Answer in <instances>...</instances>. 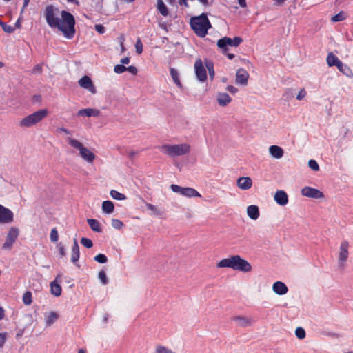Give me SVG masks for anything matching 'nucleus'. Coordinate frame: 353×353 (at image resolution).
Returning a JSON list of instances; mask_svg holds the SVG:
<instances>
[{
    "instance_id": "6e6d98bb",
    "label": "nucleus",
    "mask_w": 353,
    "mask_h": 353,
    "mask_svg": "<svg viewBox=\"0 0 353 353\" xmlns=\"http://www.w3.org/2000/svg\"><path fill=\"white\" fill-rule=\"evenodd\" d=\"M305 96L306 91L305 90V89H301L296 96V99L299 101L303 100L305 97Z\"/></svg>"
},
{
    "instance_id": "c756f323",
    "label": "nucleus",
    "mask_w": 353,
    "mask_h": 353,
    "mask_svg": "<svg viewBox=\"0 0 353 353\" xmlns=\"http://www.w3.org/2000/svg\"><path fill=\"white\" fill-rule=\"evenodd\" d=\"M148 210L152 212L151 215L161 217L163 215V211L159 208L157 206L147 203L145 204Z\"/></svg>"
},
{
    "instance_id": "774afa93",
    "label": "nucleus",
    "mask_w": 353,
    "mask_h": 353,
    "mask_svg": "<svg viewBox=\"0 0 353 353\" xmlns=\"http://www.w3.org/2000/svg\"><path fill=\"white\" fill-rule=\"evenodd\" d=\"M78 353H85V351L83 349H80L78 352Z\"/></svg>"
},
{
    "instance_id": "5fc2aeb1",
    "label": "nucleus",
    "mask_w": 353,
    "mask_h": 353,
    "mask_svg": "<svg viewBox=\"0 0 353 353\" xmlns=\"http://www.w3.org/2000/svg\"><path fill=\"white\" fill-rule=\"evenodd\" d=\"M124 41H125V38L123 36H121L119 37V43H120V47H121V54L124 53L126 50L125 46H124Z\"/></svg>"
},
{
    "instance_id": "338daca9",
    "label": "nucleus",
    "mask_w": 353,
    "mask_h": 353,
    "mask_svg": "<svg viewBox=\"0 0 353 353\" xmlns=\"http://www.w3.org/2000/svg\"><path fill=\"white\" fill-rule=\"evenodd\" d=\"M28 3V1H24V4H23V6L22 8V11L27 7Z\"/></svg>"
},
{
    "instance_id": "423d86ee",
    "label": "nucleus",
    "mask_w": 353,
    "mask_h": 353,
    "mask_svg": "<svg viewBox=\"0 0 353 353\" xmlns=\"http://www.w3.org/2000/svg\"><path fill=\"white\" fill-rule=\"evenodd\" d=\"M48 114L46 109L39 110L25 117L19 121L21 128H30L41 121Z\"/></svg>"
},
{
    "instance_id": "7ed1b4c3",
    "label": "nucleus",
    "mask_w": 353,
    "mask_h": 353,
    "mask_svg": "<svg viewBox=\"0 0 353 353\" xmlns=\"http://www.w3.org/2000/svg\"><path fill=\"white\" fill-rule=\"evenodd\" d=\"M68 145L74 150L79 152V157L85 162L92 164L96 159V155L92 152L90 149L83 145V144L79 140L72 137H68L66 139Z\"/></svg>"
},
{
    "instance_id": "9d476101",
    "label": "nucleus",
    "mask_w": 353,
    "mask_h": 353,
    "mask_svg": "<svg viewBox=\"0 0 353 353\" xmlns=\"http://www.w3.org/2000/svg\"><path fill=\"white\" fill-rule=\"evenodd\" d=\"M195 74L200 81H204L207 78L206 68L201 59H198L194 63Z\"/></svg>"
},
{
    "instance_id": "bf43d9fd",
    "label": "nucleus",
    "mask_w": 353,
    "mask_h": 353,
    "mask_svg": "<svg viewBox=\"0 0 353 353\" xmlns=\"http://www.w3.org/2000/svg\"><path fill=\"white\" fill-rule=\"evenodd\" d=\"M226 90L232 94H235L238 91V89L232 85H228Z\"/></svg>"
},
{
    "instance_id": "c9c22d12",
    "label": "nucleus",
    "mask_w": 353,
    "mask_h": 353,
    "mask_svg": "<svg viewBox=\"0 0 353 353\" xmlns=\"http://www.w3.org/2000/svg\"><path fill=\"white\" fill-rule=\"evenodd\" d=\"M23 302L26 305H30L32 302V293L30 291L26 292L23 295Z\"/></svg>"
},
{
    "instance_id": "4be33fe9",
    "label": "nucleus",
    "mask_w": 353,
    "mask_h": 353,
    "mask_svg": "<svg viewBox=\"0 0 353 353\" xmlns=\"http://www.w3.org/2000/svg\"><path fill=\"white\" fill-rule=\"evenodd\" d=\"M246 212L248 216L252 220L258 219L260 216L259 208L256 205H250L248 206Z\"/></svg>"
},
{
    "instance_id": "39448f33",
    "label": "nucleus",
    "mask_w": 353,
    "mask_h": 353,
    "mask_svg": "<svg viewBox=\"0 0 353 353\" xmlns=\"http://www.w3.org/2000/svg\"><path fill=\"white\" fill-rule=\"evenodd\" d=\"M159 150L163 154L171 158H174L188 154L190 152V146L187 143L164 144L159 147Z\"/></svg>"
},
{
    "instance_id": "0e129e2a",
    "label": "nucleus",
    "mask_w": 353,
    "mask_h": 353,
    "mask_svg": "<svg viewBox=\"0 0 353 353\" xmlns=\"http://www.w3.org/2000/svg\"><path fill=\"white\" fill-rule=\"evenodd\" d=\"M61 130L62 132H65V134H70V132H69L67 129H65V128H61Z\"/></svg>"
},
{
    "instance_id": "052dcab7",
    "label": "nucleus",
    "mask_w": 353,
    "mask_h": 353,
    "mask_svg": "<svg viewBox=\"0 0 353 353\" xmlns=\"http://www.w3.org/2000/svg\"><path fill=\"white\" fill-rule=\"evenodd\" d=\"M42 66L41 65H37L32 70L33 73L39 74L41 72Z\"/></svg>"
},
{
    "instance_id": "412c9836",
    "label": "nucleus",
    "mask_w": 353,
    "mask_h": 353,
    "mask_svg": "<svg viewBox=\"0 0 353 353\" xmlns=\"http://www.w3.org/2000/svg\"><path fill=\"white\" fill-rule=\"evenodd\" d=\"M78 116L87 117H98L100 115V111L94 108H85L79 110Z\"/></svg>"
},
{
    "instance_id": "473e14b6",
    "label": "nucleus",
    "mask_w": 353,
    "mask_h": 353,
    "mask_svg": "<svg viewBox=\"0 0 353 353\" xmlns=\"http://www.w3.org/2000/svg\"><path fill=\"white\" fill-rule=\"evenodd\" d=\"M110 194L112 196V198H113L115 200L123 201L126 199V196L123 194L120 193L119 192L115 190H112L110 192Z\"/></svg>"
},
{
    "instance_id": "5701e85b",
    "label": "nucleus",
    "mask_w": 353,
    "mask_h": 353,
    "mask_svg": "<svg viewBox=\"0 0 353 353\" xmlns=\"http://www.w3.org/2000/svg\"><path fill=\"white\" fill-rule=\"evenodd\" d=\"M268 150L270 155L277 159H281L284 154L283 148L278 145H271Z\"/></svg>"
},
{
    "instance_id": "49530a36",
    "label": "nucleus",
    "mask_w": 353,
    "mask_h": 353,
    "mask_svg": "<svg viewBox=\"0 0 353 353\" xmlns=\"http://www.w3.org/2000/svg\"><path fill=\"white\" fill-rule=\"evenodd\" d=\"M123 223L119 219H113L112 220V226L114 228L119 230L123 227Z\"/></svg>"
},
{
    "instance_id": "6e6552de",
    "label": "nucleus",
    "mask_w": 353,
    "mask_h": 353,
    "mask_svg": "<svg viewBox=\"0 0 353 353\" xmlns=\"http://www.w3.org/2000/svg\"><path fill=\"white\" fill-rule=\"evenodd\" d=\"M349 248L350 243L347 241L344 240L341 242L339 248V254H338V263L339 265L341 268L345 267L346 262L349 257Z\"/></svg>"
},
{
    "instance_id": "b1692460",
    "label": "nucleus",
    "mask_w": 353,
    "mask_h": 353,
    "mask_svg": "<svg viewBox=\"0 0 353 353\" xmlns=\"http://www.w3.org/2000/svg\"><path fill=\"white\" fill-rule=\"evenodd\" d=\"M233 320L240 327H245L252 325V320L245 316H237L234 317Z\"/></svg>"
},
{
    "instance_id": "ea45409f",
    "label": "nucleus",
    "mask_w": 353,
    "mask_h": 353,
    "mask_svg": "<svg viewBox=\"0 0 353 353\" xmlns=\"http://www.w3.org/2000/svg\"><path fill=\"white\" fill-rule=\"evenodd\" d=\"M94 261L99 263H105L108 261V258L103 254H99L94 258Z\"/></svg>"
},
{
    "instance_id": "3c124183",
    "label": "nucleus",
    "mask_w": 353,
    "mask_h": 353,
    "mask_svg": "<svg viewBox=\"0 0 353 353\" xmlns=\"http://www.w3.org/2000/svg\"><path fill=\"white\" fill-rule=\"evenodd\" d=\"M232 3L230 6H232L234 8H238L239 6L244 8L246 6V1H230Z\"/></svg>"
},
{
    "instance_id": "f8f14e48",
    "label": "nucleus",
    "mask_w": 353,
    "mask_h": 353,
    "mask_svg": "<svg viewBox=\"0 0 353 353\" xmlns=\"http://www.w3.org/2000/svg\"><path fill=\"white\" fill-rule=\"evenodd\" d=\"M78 83L80 87L88 90L92 94H95L97 92L96 88L94 85L92 79L88 76H83L79 80Z\"/></svg>"
},
{
    "instance_id": "2eb2a0df",
    "label": "nucleus",
    "mask_w": 353,
    "mask_h": 353,
    "mask_svg": "<svg viewBox=\"0 0 353 353\" xmlns=\"http://www.w3.org/2000/svg\"><path fill=\"white\" fill-rule=\"evenodd\" d=\"M274 201L281 206H285L288 203V196L284 190H277L274 196Z\"/></svg>"
},
{
    "instance_id": "58836bf2",
    "label": "nucleus",
    "mask_w": 353,
    "mask_h": 353,
    "mask_svg": "<svg viewBox=\"0 0 353 353\" xmlns=\"http://www.w3.org/2000/svg\"><path fill=\"white\" fill-rule=\"evenodd\" d=\"M98 278L100 280L101 283L104 285L108 283V280L106 274H105V271H103V270H101L99 272Z\"/></svg>"
},
{
    "instance_id": "7c9ffc66",
    "label": "nucleus",
    "mask_w": 353,
    "mask_h": 353,
    "mask_svg": "<svg viewBox=\"0 0 353 353\" xmlns=\"http://www.w3.org/2000/svg\"><path fill=\"white\" fill-rule=\"evenodd\" d=\"M87 222L89 225V226L90 227V228L93 231L97 232H101V224L97 220L94 219H88L87 220Z\"/></svg>"
},
{
    "instance_id": "0eeeda50",
    "label": "nucleus",
    "mask_w": 353,
    "mask_h": 353,
    "mask_svg": "<svg viewBox=\"0 0 353 353\" xmlns=\"http://www.w3.org/2000/svg\"><path fill=\"white\" fill-rule=\"evenodd\" d=\"M242 41L243 39L239 37H236L234 39L225 37L218 40L217 46L223 53H225L228 50V46L237 47Z\"/></svg>"
},
{
    "instance_id": "79ce46f5",
    "label": "nucleus",
    "mask_w": 353,
    "mask_h": 353,
    "mask_svg": "<svg viewBox=\"0 0 353 353\" xmlns=\"http://www.w3.org/2000/svg\"><path fill=\"white\" fill-rule=\"evenodd\" d=\"M170 189L175 193H177L180 195L182 196V194H183V191L184 190V188L183 187H181L178 185H175V184H172L170 185Z\"/></svg>"
},
{
    "instance_id": "ddd939ff",
    "label": "nucleus",
    "mask_w": 353,
    "mask_h": 353,
    "mask_svg": "<svg viewBox=\"0 0 353 353\" xmlns=\"http://www.w3.org/2000/svg\"><path fill=\"white\" fill-rule=\"evenodd\" d=\"M13 221V213L8 208L0 205V223H10Z\"/></svg>"
},
{
    "instance_id": "aec40b11",
    "label": "nucleus",
    "mask_w": 353,
    "mask_h": 353,
    "mask_svg": "<svg viewBox=\"0 0 353 353\" xmlns=\"http://www.w3.org/2000/svg\"><path fill=\"white\" fill-rule=\"evenodd\" d=\"M59 316L56 312H49L44 314V322L46 327L53 325L59 319Z\"/></svg>"
},
{
    "instance_id": "2f4dec72",
    "label": "nucleus",
    "mask_w": 353,
    "mask_h": 353,
    "mask_svg": "<svg viewBox=\"0 0 353 353\" xmlns=\"http://www.w3.org/2000/svg\"><path fill=\"white\" fill-rule=\"evenodd\" d=\"M157 8L163 16L167 17L169 15V9L163 1H158Z\"/></svg>"
},
{
    "instance_id": "c03bdc74",
    "label": "nucleus",
    "mask_w": 353,
    "mask_h": 353,
    "mask_svg": "<svg viewBox=\"0 0 353 353\" xmlns=\"http://www.w3.org/2000/svg\"><path fill=\"white\" fill-rule=\"evenodd\" d=\"M50 238L51 241L57 242L59 239V234L56 228H53L51 230Z\"/></svg>"
},
{
    "instance_id": "393cba45",
    "label": "nucleus",
    "mask_w": 353,
    "mask_h": 353,
    "mask_svg": "<svg viewBox=\"0 0 353 353\" xmlns=\"http://www.w3.org/2000/svg\"><path fill=\"white\" fill-rule=\"evenodd\" d=\"M79 247L78 245L77 240L76 239H74L73 245L72 247V252H71V261L72 263H76L78 261L79 259Z\"/></svg>"
},
{
    "instance_id": "a878e982",
    "label": "nucleus",
    "mask_w": 353,
    "mask_h": 353,
    "mask_svg": "<svg viewBox=\"0 0 353 353\" xmlns=\"http://www.w3.org/2000/svg\"><path fill=\"white\" fill-rule=\"evenodd\" d=\"M338 70L349 78L353 77V72L350 68L342 61L337 65Z\"/></svg>"
},
{
    "instance_id": "13d9d810",
    "label": "nucleus",
    "mask_w": 353,
    "mask_h": 353,
    "mask_svg": "<svg viewBox=\"0 0 353 353\" xmlns=\"http://www.w3.org/2000/svg\"><path fill=\"white\" fill-rule=\"evenodd\" d=\"M126 71H128L132 74H136L137 73V69L135 66L130 65L127 67Z\"/></svg>"
},
{
    "instance_id": "cd10ccee",
    "label": "nucleus",
    "mask_w": 353,
    "mask_h": 353,
    "mask_svg": "<svg viewBox=\"0 0 353 353\" xmlns=\"http://www.w3.org/2000/svg\"><path fill=\"white\" fill-rule=\"evenodd\" d=\"M182 196L188 198L195 196L201 197V194L195 189L189 187L184 188Z\"/></svg>"
},
{
    "instance_id": "680f3d73",
    "label": "nucleus",
    "mask_w": 353,
    "mask_h": 353,
    "mask_svg": "<svg viewBox=\"0 0 353 353\" xmlns=\"http://www.w3.org/2000/svg\"><path fill=\"white\" fill-rule=\"evenodd\" d=\"M120 62L122 65L128 64L130 63V58L129 57L122 58L121 59Z\"/></svg>"
},
{
    "instance_id": "603ef678",
    "label": "nucleus",
    "mask_w": 353,
    "mask_h": 353,
    "mask_svg": "<svg viewBox=\"0 0 353 353\" xmlns=\"http://www.w3.org/2000/svg\"><path fill=\"white\" fill-rule=\"evenodd\" d=\"M57 248L58 249L59 254L61 256H65L66 254V252H65V249L64 246L61 243H59L57 245Z\"/></svg>"
},
{
    "instance_id": "72a5a7b5",
    "label": "nucleus",
    "mask_w": 353,
    "mask_h": 353,
    "mask_svg": "<svg viewBox=\"0 0 353 353\" xmlns=\"http://www.w3.org/2000/svg\"><path fill=\"white\" fill-rule=\"evenodd\" d=\"M170 75H171L172 79L174 81V82L179 87H181V83L180 80H179V74H178L177 70H175L174 68H171L170 69Z\"/></svg>"
},
{
    "instance_id": "1a4fd4ad",
    "label": "nucleus",
    "mask_w": 353,
    "mask_h": 353,
    "mask_svg": "<svg viewBox=\"0 0 353 353\" xmlns=\"http://www.w3.org/2000/svg\"><path fill=\"white\" fill-rule=\"evenodd\" d=\"M19 234V230L16 227H12L6 236V241L3 243L2 248L4 250H10L13 246V244L17 239Z\"/></svg>"
},
{
    "instance_id": "69168bd1",
    "label": "nucleus",
    "mask_w": 353,
    "mask_h": 353,
    "mask_svg": "<svg viewBox=\"0 0 353 353\" xmlns=\"http://www.w3.org/2000/svg\"><path fill=\"white\" fill-rule=\"evenodd\" d=\"M227 56L229 59H232L234 57V55L233 54H228Z\"/></svg>"
},
{
    "instance_id": "37998d69",
    "label": "nucleus",
    "mask_w": 353,
    "mask_h": 353,
    "mask_svg": "<svg viewBox=\"0 0 353 353\" xmlns=\"http://www.w3.org/2000/svg\"><path fill=\"white\" fill-rule=\"evenodd\" d=\"M81 243L87 248H90L93 245L92 241L90 239L85 237L81 238Z\"/></svg>"
},
{
    "instance_id": "f03ea898",
    "label": "nucleus",
    "mask_w": 353,
    "mask_h": 353,
    "mask_svg": "<svg viewBox=\"0 0 353 353\" xmlns=\"http://www.w3.org/2000/svg\"><path fill=\"white\" fill-rule=\"evenodd\" d=\"M218 268H229L242 272H249L252 270L251 264L239 255H234L223 259L217 263Z\"/></svg>"
},
{
    "instance_id": "a211bd4d",
    "label": "nucleus",
    "mask_w": 353,
    "mask_h": 353,
    "mask_svg": "<svg viewBox=\"0 0 353 353\" xmlns=\"http://www.w3.org/2000/svg\"><path fill=\"white\" fill-rule=\"evenodd\" d=\"M61 281V276L59 274L56 279L50 283L51 293L55 296H59L61 294V287L59 283Z\"/></svg>"
},
{
    "instance_id": "864d4df0",
    "label": "nucleus",
    "mask_w": 353,
    "mask_h": 353,
    "mask_svg": "<svg viewBox=\"0 0 353 353\" xmlns=\"http://www.w3.org/2000/svg\"><path fill=\"white\" fill-rule=\"evenodd\" d=\"M0 25L1 26V27L3 29V30L6 32L11 33V32H12L14 30V28H12L10 26H8V25L5 24L4 23H0Z\"/></svg>"
},
{
    "instance_id": "4d7b16f0",
    "label": "nucleus",
    "mask_w": 353,
    "mask_h": 353,
    "mask_svg": "<svg viewBox=\"0 0 353 353\" xmlns=\"http://www.w3.org/2000/svg\"><path fill=\"white\" fill-rule=\"evenodd\" d=\"M95 30L99 34H103L105 32L104 27L101 24H97L94 26Z\"/></svg>"
},
{
    "instance_id": "a19ab883",
    "label": "nucleus",
    "mask_w": 353,
    "mask_h": 353,
    "mask_svg": "<svg viewBox=\"0 0 353 353\" xmlns=\"http://www.w3.org/2000/svg\"><path fill=\"white\" fill-rule=\"evenodd\" d=\"M296 336L299 339H303L305 337V330L302 327H297L295 330Z\"/></svg>"
},
{
    "instance_id": "c85d7f7f",
    "label": "nucleus",
    "mask_w": 353,
    "mask_h": 353,
    "mask_svg": "<svg viewBox=\"0 0 353 353\" xmlns=\"http://www.w3.org/2000/svg\"><path fill=\"white\" fill-rule=\"evenodd\" d=\"M327 63L330 67L336 66L341 62V61L335 56L333 53H329L327 59Z\"/></svg>"
},
{
    "instance_id": "8fccbe9b",
    "label": "nucleus",
    "mask_w": 353,
    "mask_h": 353,
    "mask_svg": "<svg viewBox=\"0 0 353 353\" xmlns=\"http://www.w3.org/2000/svg\"><path fill=\"white\" fill-rule=\"evenodd\" d=\"M7 339H8V333L7 332L0 333V348L3 347Z\"/></svg>"
},
{
    "instance_id": "9b49d317",
    "label": "nucleus",
    "mask_w": 353,
    "mask_h": 353,
    "mask_svg": "<svg viewBox=\"0 0 353 353\" xmlns=\"http://www.w3.org/2000/svg\"><path fill=\"white\" fill-rule=\"evenodd\" d=\"M301 194L304 196L312 198V199H322L324 197V194L320 190L306 186L301 190Z\"/></svg>"
},
{
    "instance_id": "4c0bfd02",
    "label": "nucleus",
    "mask_w": 353,
    "mask_h": 353,
    "mask_svg": "<svg viewBox=\"0 0 353 353\" xmlns=\"http://www.w3.org/2000/svg\"><path fill=\"white\" fill-rule=\"evenodd\" d=\"M155 350L157 353H176L172 350L161 345L156 346Z\"/></svg>"
},
{
    "instance_id": "f257e3e1",
    "label": "nucleus",
    "mask_w": 353,
    "mask_h": 353,
    "mask_svg": "<svg viewBox=\"0 0 353 353\" xmlns=\"http://www.w3.org/2000/svg\"><path fill=\"white\" fill-rule=\"evenodd\" d=\"M44 17L51 28H57L68 39L74 37L75 19L71 13L60 10L53 6H48L44 10Z\"/></svg>"
},
{
    "instance_id": "de8ad7c7",
    "label": "nucleus",
    "mask_w": 353,
    "mask_h": 353,
    "mask_svg": "<svg viewBox=\"0 0 353 353\" xmlns=\"http://www.w3.org/2000/svg\"><path fill=\"white\" fill-rule=\"evenodd\" d=\"M136 52L139 54L143 52V43L140 39H138L135 43Z\"/></svg>"
},
{
    "instance_id": "dca6fc26",
    "label": "nucleus",
    "mask_w": 353,
    "mask_h": 353,
    "mask_svg": "<svg viewBox=\"0 0 353 353\" xmlns=\"http://www.w3.org/2000/svg\"><path fill=\"white\" fill-rule=\"evenodd\" d=\"M272 291L277 295L283 296L288 292V288L283 282L276 281L272 285Z\"/></svg>"
},
{
    "instance_id": "e2e57ef3",
    "label": "nucleus",
    "mask_w": 353,
    "mask_h": 353,
    "mask_svg": "<svg viewBox=\"0 0 353 353\" xmlns=\"http://www.w3.org/2000/svg\"><path fill=\"white\" fill-rule=\"evenodd\" d=\"M5 317V310L0 306V320H2Z\"/></svg>"
},
{
    "instance_id": "20e7f679",
    "label": "nucleus",
    "mask_w": 353,
    "mask_h": 353,
    "mask_svg": "<svg viewBox=\"0 0 353 353\" xmlns=\"http://www.w3.org/2000/svg\"><path fill=\"white\" fill-rule=\"evenodd\" d=\"M190 25L194 32L200 37H204L208 30L211 28V24L205 14L192 17L190 20Z\"/></svg>"
},
{
    "instance_id": "09e8293b",
    "label": "nucleus",
    "mask_w": 353,
    "mask_h": 353,
    "mask_svg": "<svg viewBox=\"0 0 353 353\" xmlns=\"http://www.w3.org/2000/svg\"><path fill=\"white\" fill-rule=\"evenodd\" d=\"M308 166L314 171H317L319 170V166L317 162L315 160L311 159L308 162Z\"/></svg>"
},
{
    "instance_id": "e433bc0d",
    "label": "nucleus",
    "mask_w": 353,
    "mask_h": 353,
    "mask_svg": "<svg viewBox=\"0 0 353 353\" xmlns=\"http://www.w3.org/2000/svg\"><path fill=\"white\" fill-rule=\"evenodd\" d=\"M346 17H347L346 13L341 11L339 13H338L337 14L333 16L332 17L331 20L333 22H339V21H343L344 19H345Z\"/></svg>"
},
{
    "instance_id": "6ab92c4d",
    "label": "nucleus",
    "mask_w": 353,
    "mask_h": 353,
    "mask_svg": "<svg viewBox=\"0 0 353 353\" xmlns=\"http://www.w3.org/2000/svg\"><path fill=\"white\" fill-rule=\"evenodd\" d=\"M216 101L221 107H225L232 101V98L225 92H218L216 94Z\"/></svg>"
},
{
    "instance_id": "f3484780",
    "label": "nucleus",
    "mask_w": 353,
    "mask_h": 353,
    "mask_svg": "<svg viewBox=\"0 0 353 353\" xmlns=\"http://www.w3.org/2000/svg\"><path fill=\"white\" fill-rule=\"evenodd\" d=\"M249 78L248 72L243 69H239L236 74V83L241 85H246Z\"/></svg>"
},
{
    "instance_id": "4468645a",
    "label": "nucleus",
    "mask_w": 353,
    "mask_h": 353,
    "mask_svg": "<svg viewBox=\"0 0 353 353\" xmlns=\"http://www.w3.org/2000/svg\"><path fill=\"white\" fill-rule=\"evenodd\" d=\"M236 185L241 190H248L252 186V180L249 176L239 177L236 181Z\"/></svg>"
},
{
    "instance_id": "bb28decb",
    "label": "nucleus",
    "mask_w": 353,
    "mask_h": 353,
    "mask_svg": "<svg viewBox=\"0 0 353 353\" xmlns=\"http://www.w3.org/2000/svg\"><path fill=\"white\" fill-rule=\"evenodd\" d=\"M102 211L105 214H112L114 210V203L110 201H105L102 203Z\"/></svg>"
},
{
    "instance_id": "a18cd8bd",
    "label": "nucleus",
    "mask_w": 353,
    "mask_h": 353,
    "mask_svg": "<svg viewBox=\"0 0 353 353\" xmlns=\"http://www.w3.org/2000/svg\"><path fill=\"white\" fill-rule=\"evenodd\" d=\"M127 67L122 64L116 65L114 68V71L117 74H121L126 71Z\"/></svg>"
},
{
    "instance_id": "f704fd0d",
    "label": "nucleus",
    "mask_w": 353,
    "mask_h": 353,
    "mask_svg": "<svg viewBox=\"0 0 353 353\" xmlns=\"http://www.w3.org/2000/svg\"><path fill=\"white\" fill-rule=\"evenodd\" d=\"M205 65L206 69L208 70L210 78L212 79L214 77V70L212 62L209 60H205Z\"/></svg>"
}]
</instances>
